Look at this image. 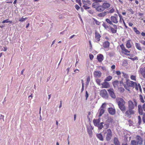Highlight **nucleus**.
<instances>
[{
  "label": "nucleus",
  "mask_w": 145,
  "mask_h": 145,
  "mask_svg": "<svg viewBox=\"0 0 145 145\" xmlns=\"http://www.w3.org/2000/svg\"><path fill=\"white\" fill-rule=\"evenodd\" d=\"M133 101L134 102V104L131 100H129L128 102V109L125 113V115L128 117L130 116L132 114H134L135 113V111L133 109L134 108L135 106H137V102L135 99H133Z\"/></svg>",
  "instance_id": "1"
},
{
  "label": "nucleus",
  "mask_w": 145,
  "mask_h": 145,
  "mask_svg": "<svg viewBox=\"0 0 145 145\" xmlns=\"http://www.w3.org/2000/svg\"><path fill=\"white\" fill-rule=\"evenodd\" d=\"M119 108L123 113H124L126 110L125 106V102L123 99L119 98L117 101Z\"/></svg>",
  "instance_id": "2"
},
{
  "label": "nucleus",
  "mask_w": 145,
  "mask_h": 145,
  "mask_svg": "<svg viewBox=\"0 0 145 145\" xmlns=\"http://www.w3.org/2000/svg\"><path fill=\"white\" fill-rule=\"evenodd\" d=\"M101 119L99 118L97 119H94L93 120V122L95 126L98 127V129L101 130L103 128V123H100Z\"/></svg>",
  "instance_id": "3"
},
{
  "label": "nucleus",
  "mask_w": 145,
  "mask_h": 145,
  "mask_svg": "<svg viewBox=\"0 0 145 145\" xmlns=\"http://www.w3.org/2000/svg\"><path fill=\"white\" fill-rule=\"evenodd\" d=\"M105 139L106 141H109L111 139L112 137V133L111 130L108 129L105 131Z\"/></svg>",
  "instance_id": "4"
},
{
  "label": "nucleus",
  "mask_w": 145,
  "mask_h": 145,
  "mask_svg": "<svg viewBox=\"0 0 145 145\" xmlns=\"http://www.w3.org/2000/svg\"><path fill=\"white\" fill-rule=\"evenodd\" d=\"M100 95L106 99H107L108 97V95L107 92L105 89H103L101 91Z\"/></svg>",
  "instance_id": "5"
},
{
  "label": "nucleus",
  "mask_w": 145,
  "mask_h": 145,
  "mask_svg": "<svg viewBox=\"0 0 145 145\" xmlns=\"http://www.w3.org/2000/svg\"><path fill=\"white\" fill-rule=\"evenodd\" d=\"M126 80V84H123V86L124 88L126 89L129 87L132 86V84L133 83L132 81H131L127 79H125Z\"/></svg>",
  "instance_id": "6"
},
{
  "label": "nucleus",
  "mask_w": 145,
  "mask_h": 145,
  "mask_svg": "<svg viewBox=\"0 0 145 145\" xmlns=\"http://www.w3.org/2000/svg\"><path fill=\"white\" fill-rule=\"evenodd\" d=\"M109 92L110 96L112 98L115 99L116 97V95L114 93L113 89H110L107 90Z\"/></svg>",
  "instance_id": "7"
},
{
  "label": "nucleus",
  "mask_w": 145,
  "mask_h": 145,
  "mask_svg": "<svg viewBox=\"0 0 145 145\" xmlns=\"http://www.w3.org/2000/svg\"><path fill=\"white\" fill-rule=\"evenodd\" d=\"M117 17L118 15L116 14H115V16H111L110 19L112 23L113 22L115 24L117 23L118 22Z\"/></svg>",
  "instance_id": "8"
},
{
  "label": "nucleus",
  "mask_w": 145,
  "mask_h": 145,
  "mask_svg": "<svg viewBox=\"0 0 145 145\" xmlns=\"http://www.w3.org/2000/svg\"><path fill=\"white\" fill-rule=\"evenodd\" d=\"M136 138L137 140L136 142L138 144L142 145V144L143 140L142 138L139 135H137Z\"/></svg>",
  "instance_id": "9"
},
{
  "label": "nucleus",
  "mask_w": 145,
  "mask_h": 145,
  "mask_svg": "<svg viewBox=\"0 0 145 145\" xmlns=\"http://www.w3.org/2000/svg\"><path fill=\"white\" fill-rule=\"evenodd\" d=\"M94 76L95 78L100 77L102 73L100 71H95L93 73Z\"/></svg>",
  "instance_id": "10"
},
{
  "label": "nucleus",
  "mask_w": 145,
  "mask_h": 145,
  "mask_svg": "<svg viewBox=\"0 0 145 145\" xmlns=\"http://www.w3.org/2000/svg\"><path fill=\"white\" fill-rule=\"evenodd\" d=\"M101 123H103V128H104L105 129H107L109 127V124L108 123L107 121H105V122H103Z\"/></svg>",
  "instance_id": "11"
},
{
  "label": "nucleus",
  "mask_w": 145,
  "mask_h": 145,
  "mask_svg": "<svg viewBox=\"0 0 145 145\" xmlns=\"http://www.w3.org/2000/svg\"><path fill=\"white\" fill-rule=\"evenodd\" d=\"M108 111L109 113L112 115H113L115 114V110L112 108H108Z\"/></svg>",
  "instance_id": "12"
},
{
  "label": "nucleus",
  "mask_w": 145,
  "mask_h": 145,
  "mask_svg": "<svg viewBox=\"0 0 145 145\" xmlns=\"http://www.w3.org/2000/svg\"><path fill=\"white\" fill-rule=\"evenodd\" d=\"M110 43L108 41H105L103 44V46L105 48H108L109 47Z\"/></svg>",
  "instance_id": "13"
},
{
  "label": "nucleus",
  "mask_w": 145,
  "mask_h": 145,
  "mask_svg": "<svg viewBox=\"0 0 145 145\" xmlns=\"http://www.w3.org/2000/svg\"><path fill=\"white\" fill-rule=\"evenodd\" d=\"M97 59L99 61L101 62L103 59V56L101 54H98L97 56Z\"/></svg>",
  "instance_id": "14"
},
{
  "label": "nucleus",
  "mask_w": 145,
  "mask_h": 145,
  "mask_svg": "<svg viewBox=\"0 0 145 145\" xmlns=\"http://www.w3.org/2000/svg\"><path fill=\"white\" fill-rule=\"evenodd\" d=\"M96 10L98 12H102L104 10V9L102 5H100L99 4L98 7L96 9Z\"/></svg>",
  "instance_id": "15"
},
{
  "label": "nucleus",
  "mask_w": 145,
  "mask_h": 145,
  "mask_svg": "<svg viewBox=\"0 0 145 145\" xmlns=\"http://www.w3.org/2000/svg\"><path fill=\"white\" fill-rule=\"evenodd\" d=\"M114 143L115 145H120V143L118 138L115 137L113 140Z\"/></svg>",
  "instance_id": "16"
},
{
  "label": "nucleus",
  "mask_w": 145,
  "mask_h": 145,
  "mask_svg": "<svg viewBox=\"0 0 145 145\" xmlns=\"http://www.w3.org/2000/svg\"><path fill=\"white\" fill-rule=\"evenodd\" d=\"M105 81L101 84L102 87L103 88H107L109 86V84L108 82Z\"/></svg>",
  "instance_id": "17"
},
{
  "label": "nucleus",
  "mask_w": 145,
  "mask_h": 145,
  "mask_svg": "<svg viewBox=\"0 0 145 145\" xmlns=\"http://www.w3.org/2000/svg\"><path fill=\"white\" fill-rule=\"evenodd\" d=\"M92 4V7L95 8V9H97L99 4V3H97V2L94 1Z\"/></svg>",
  "instance_id": "18"
},
{
  "label": "nucleus",
  "mask_w": 145,
  "mask_h": 145,
  "mask_svg": "<svg viewBox=\"0 0 145 145\" xmlns=\"http://www.w3.org/2000/svg\"><path fill=\"white\" fill-rule=\"evenodd\" d=\"M101 37V36L100 35L99 33L97 32H95V38L97 41H99L100 40V38Z\"/></svg>",
  "instance_id": "19"
},
{
  "label": "nucleus",
  "mask_w": 145,
  "mask_h": 145,
  "mask_svg": "<svg viewBox=\"0 0 145 145\" xmlns=\"http://www.w3.org/2000/svg\"><path fill=\"white\" fill-rule=\"evenodd\" d=\"M110 4L108 3H104L102 4V6L104 7V10L107 8H108L110 7Z\"/></svg>",
  "instance_id": "20"
},
{
  "label": "nucleus",
  "mask_w": 145,
  "mask_h": 145,
  "mask_svg": "<svg viewBox=\"0 0 145 145\" xmlns=\"http://www.w3.org/2000/svg\"><path fill=\"white\" fill-rule=\"evenodd\" d=\"M97 137L100 140L103 141V136L101 133L97 134L96 135Z\"/></svg>",
  "instance_id": "21"
},
{
  "label": "nucleus",
  "mask_w": 145,
  "mask_h": 145,
  "mask_svg": "<svg viewBox=\"0 0 145 145\" xmlns=\"http://www.w3.org/2000/svg\"><path fill=\"white\" fill-rule=\"evenodd\" d=\"M119 84V82L117 80L115 81L113 83V85L115 88H118Z\"/></svg>",
  "instance_id": "22"
},
{
  "label": "nucleus",
  "mask_w": 145,
  "mask_h": 145,
  "mask_svg": "<svg viewBox=\"0 0 145 145\" xmlns=\"http://www.w3.org/2000/svg\"><path fill=\"white\" fill-rule=\"evenodd\" d=\"M132 83H133L132 84V86H131V87L135 88L137 90H138V85H137V84L135 82H133Z\"/></svg>",
  "instance_id": "23"
},
{
  "label": "nucleus",
  "mask_w": 145,
  "mask_h": 145,
  "mask_svg": "<svg viewBox=\"0 0 145 145\" xmlns=\"http://www.w3.org/2000/svg\"><path fill=\"white\" fill-rule=\"evenodd\" d=\"M105 110L103 109L100 108L99 110V117H101L102 116V114H104L105 112Z\"/></svg>",
  "instance_id": "24"
},
{
  "label": "nucleus",
  "mask_w": 145,
  "mask_h": 145,
  "mask_svg": "<svg viewBox=\"0 0 145 145\" xmlns=\"http://www.w3.org/2000/svg\"><path fill=\"white\" fill-rule=\"evenodd\" d=\"M108 13V12H105L99 14L98 16L99 17H103L105 16Z\"/></svg>",
  "instance_id": "25"
},
{
  "label": "nucleus",
  "mask_w": 145,
  "mask_h": 145,
  "mask_svg": "<svg viewBox=\"0 0 145 145\" xmlns=\"http://www.w3.org/2000/svg\"><path fill=\"white\" fill-rule=\"evenodd\" d=\"M130 40H128L127 41L126 46L128 48H130L131 47V45L130 44Z\"/></svg>",
  "instance_id": "26"
},
{
  "label": "nucleus",
  "mask_w": 145,
  "mask_h": 145,
  "mask_svg": "<svg viewBox=\"0 0 145 145\" xmlns=\"http://www.w3.org/2000/svg\"><path fill=\"white\" fill-rule=\"evenodd\" d=\"M141 74L143 77L145 78V67L144 68L141 70Z\"/></svg>",
  "instance_id": "27"
},
{
  "label": "nucleus",
  "mask_w": 145,
  "mask_h": 145,
  "mask_svg": "<svg viewBox=\"0 0 145 145\" xmlns=\"http://www.w3.org/2000/svg\"><path fill=\"white\" fill-rule=\"evenodd\" d=\"M135 45L136 47V48L139 50H141L142 48L140 46V44H139L136 43H135Z\"/></svg>",
  "instance_id": "28"
},
{
  "label": "nucleus",
  "mask_w": 145,
  "mask_h": 145,
  "mask_svg": "<svg viewBox=\"0 0 145 145\" xmlns=\"http://www.w3.org/2000/svg\"><path fill=\"white\" fill-rule=\"evenodd\" d=\"M87 131L89 135V137H92V131L91 129H89L88 128Z\"/></svg>",
  "instance_id": "29"
},
{
  "label": "nucleus",
  "mask_w": 145,
  "mask_h": 145,
  "mask_svg": "<svg viewBox=\"0 0 145 145\" xmlns=\"http://www.w3.org/2000/svg\"><path fill=\"white\" fill-rule=\"evenodd\" d=\"M90 81V77L89 76H88L86 79V87L88 86L89 83Z\"/></svg>",
  "instance_id": "30"
},
{
  "label": "nucleus",
  "mask_w": 145,
  "mask_h": 145,
  "mask_svg": "<svg viewBox=\"0 0 145 145\" xmlns=\"http://www.w3.org/2000/svg\"><path fill=\"white\" fill-rule=\"evenodd\" d=\"M112 79V77L110 76H109L106 77V79L105 80V81H110Z\"/></svg>",
  "instance_id": "31"
},
{
  "label": "nucleus",
  "mask_w": 145,
  "mask_h": 145,
  "mask_svg": "<svg viewBox=\"0 0 145 145\" xmlns=\"http://www.w3.org/2000/svg\"><path fill=\"white\" fill-rule=\"evenodd\" d=\"M138 144L135 140H131V142L130 145H138Z\"/></svg>",
  "instance_id": "32"
},
{
  "label": "nucleus",
  "mask_w": 145,
  "mask_h": 145,
  "mask_svg": "<svg viewBox=\"0 0 145 145\" xmlns=\"http://www.w3.org/2000/svg\"><path fill=\"white\" fill-rule=\"evenodd\" d=\"M109 28L110 29L112 33H116L117 30L116 29H115L114 28L112 27H109Z\"/></svg>",
  "instance_id": "33"
},
{
  "label": "nucleus",
  "mask_w": 145,
  "mask_h": 145,
  "mask_svg": "<svg viewBox=\"0 0 145 145\" xmlns=\"http://www.w3.org/2000/svg\"><path fill=\"white\" fill-rule=\"evenodd\" d=\"M113 119L111 117H108L107 120L106 121L108 123H112L113 121Z\"/></svg>",
  "instance_id": "34"
},
{
  "label": "nucleus",
  "mask_w": 145,
  "mask_h": 145,
  "mask_svg": "<svg viewBox=\"0 0 145 145\" xmlns=\"http://www.w3.org/2000/svg\"><path fill=\"white\" fill-rule=\"evenodd\" d=\"M140 99L141 102L144 103V102L143 97L141 95H139Z\"/></svg>",
  "instance_id": "35"
},
{
  "label": "nucleus",
  "mask_w": 145,
  "mask_h": 145,
  "mask_svg": "<svg viewBox=\"0 0 145 145\" xmlns=\"http://www.w3.org/2000/svg\"><path fill=\"white\" fill-rule=\"evenodd\" d=\"M27 17H25V18H24L22 17V18H20L19 20V21L20 22H23L25 20H27Z\"/></svg>",
  "instance_id": "36"
},
{
  "label": "nucleus",
  "mask_w": 145,
  "mask_h": 145,
  "mask_svg": "<svg viewBox=\"0 0 145 145\" xmlns=\"http://www.w3.org/2000/svg\"><path fill=\"white\" fill-rule=\"evenodd\" d=\"M106 21L108 24L110 25H113V24L112 23L111 21H110V19H106Z\"/></svg>",
  "instance_id": "37"
},
{
  "label": "nucleus",
  "mask_w": 145,
  "mask_h": 145,
  "mask_svg": "<svg viewBox=\"0 0 145 145\" xmlns=\"http://www.w3.org/2000/svg\"><path fill=\"white\" fill-rule=\"evenodd\" d=\"M134 31L137 34H139L140 33V31L138 30L135 27L134 28Z\"/></svg>",
  "instance_id": "38"
},
{
  "label": "nucleus",
  "mask_w": 145,
  "mask_h": 145,
  "mask_svg": "<svg viewBox=\"0 0 145 145\" xmlns=\"http://www.w3.org/2000/svg\"><path fill=\"white\" fill-rule=\"evenodd\" d=\"M82 89L81 90V92L82 93L84 90V84L83 82V80H82Z\"/></svg>",
  "instance_id": "39"
},
{
  "label": "nucleus",
  "mask_w": 145,
  "mask_h": 145,
  "mask_svg": "<svg viewBox=\"0 0 145 145\" xmlns=\"http://www.w3.org/2000/svg\"><path fill=\"white\" fill-rule=\"evenodd\" d=\"M122 73L123 74V76H124V78L127 79L128 78V76L125 73L123 72H122Z\"/></svg>",
  "instance_id": "40"
},
{
  "label": "nucleus",
  "mask_w": 145,
  "mask_h": 145,
  "mask_svg": "<svg viewBox=\"0 0 145 145\" xmlns=\"http://www.w3.org/2000/svg\"><path fill=\"white\" fill-rule=\"evenodd\" d=\"M106 103H104L101 106V107L100 108H101V109H104V108L106 107Z\"/></svg>",
  "instance_id": "41"
},
{
  "label": "nucleus",
  "mask_w": 145,
  "mask_h": 145,
  "mask_svg": "<svg viewBox=\"0 0 145 145\" xmlns=\"http://www.w3.org/2000/svg\"><path fill=\"white\" fill-rule=\"evenodd\" d=\"M102 25L106 29L109 28V27L104 22L103 23Z\"/></svg>",
  "instance_id": "42"
},
{
  "label": "nucleus",
  "mask_w": 145,
  "mask_h": 145,
  "mask_svg": "<svg viewBox=\"0 0 145 145\" xmlns=\"http://www.w3.org/2000/svg\"><path fill=\"white\" fill-rule=\"evenodd\" d=\"M96 82L97 84L99 86L100 85L101 81L99 79H97L96 80Z\"/></svg>",
  "instance_id": "43"
},
{
  "label": "nucleus",
  "mask_w": 145,
  "mask_h": 145,
  "mask_svg": "<svg viewBox=\"0 0 145 145\" xmlns=\"http://www.w3.org/2000/svg\"><path fill=\"white\" fill-rule=\"evenodd\" d=\"M85 96L86 97V100H87L89 96V95L87 91H86Z\"/></svg>",
  "instance_id": "44"
},
{
  "label": "nucleus",
  "mask_w": 145,
  "mask_h": 145,
  "mask_svg": "<svg viewBox=\"0 0 145 145\" xmlns=\"http://www.w3.org/2000/svg\"><path fill=\"white\" fill-rule=\"evenodd\" d=\"M123 52H125V53H129L130 52V51H128V50L125 48L123 50Z\"/></svg>",
  "instance_id": "45"
},
{
  "label": "nucleus",
  "mask_w": 145,
  "mask_h": 145,
  "mask_svg": "<svg viewBox=\"0 0 145 145\" xmlns=\"http://www.w3.org/2000/svg\"><path fill=\"white\" fill-rule=\"evenodd\" d=\"M89 57L90 59L91 60H92L93 59V58L94 57L93 55L91 54H89Z\"/></svg>",
  "instance_id": "46"
},
{
  "label": "nucleus",
  "mask_w": 145,
  "mask_h": 145,
  "mask_svg": "<svg viewBox=\"0 0 145 145\" xmlns=\"http://www.w3.org/2000/svg\"><path fill=\"white\" fill-rule=\"evenodd\" d=\"M142 120L143 122L145 123V113H144L143 114Z\"/></svg>",
  "instance_id": "47"
},
{
  "label": "nucleus",
  "mask_w": 145,
  "mask_h": 145,
  "mask_svg": "<svg viewBox=\"0 0 145 145\" xmlns=\"http://www.w3.org/2000/svg\"><path fill=\"white\" fill-rule=\"evenodd\" d=\"M83 7L84 8V9L86 10L89 9L90 8L89 7H87V6L85 5H84L83 6Z\"/></svg>",
  "instance_id": "48"
},
{
  "label": "nucleus",
  "mask_w": 145,
  "mask_h": 145,
  "mask_svg": "<svg viewBox=\"0 0 145 145\" xmlns=\"http://www.w3.org/2000/svg\"><path fill=\"white\" fill-rule=\"evenodd\" d=\"M75 7L77 10H78L80 8V7L77 4L75 5Z\"/></svg>",
  "instance_id": "49"
},
{
  "label": "nucleus",
  "mask_w": 145,
  "mask_h": 145,
  "mask_svg": "<svg viewBox=\"0 0 145 145\" xmlns=\"http://www.w3.org/2000/svg\"><path fill=\"white\" fill-rule=\"evenodd\" d=\"M114 9L112 8V9H110L109 12H108V13H112L114 12Z\"/></svg>",
  "instance_id": "50"
},
{
  "label": "nucleus",
  "mask_w": 145,
  "mask_h": 145,
  "mask_svg": "<svg viewBox=\"0 0 145 145\" xmlns=\"http://www.w3.org/2000/svg\"><path fill=\"white\" fill-rule=\"evenodd\" d=\"M8 22H9V20L8 19H6V20H3L2 22V23H8Z\"/></svg>",
  "instance_id": "51"
},
{
  "label": "nucleus",
  "mask_w": 145,
  "mask_h": 145,
  "mask_svg": "<svg viewBox=\"0 0 145 145\" xmlns=\"http://www.w3.org/2000/svg\"><path fill=\"white\" fill-rule=\"evenodd\" d=\"M138 88H139V90H140V91L141 92H142V88H141L140 85L139 84H138Z\"/></svg>",
  "instance_id": "52"
},
{
  "label": "nucleus",
  "mask_w": 145,
  "mask_h": 145,
  "mask_svg": "<svg viewBox=\"0 0 145 145\" xmlns=\"http://www.w3.org/2000/svg\"><path fill=\"white\" fill-rule=\"evenodd\" d=\"M138 112L139 114L140 115H142L143 114L142 110H138Z\"/></svg>",
  "instance_id": "53"
},
{
  "label": "nucleus",
  "mask_w": 145,
  "mask_h": 145,
  "mask_svg": "<svg viewBox=\"0 0 145 145\" xmlns=\"http://www.w3.org/2000/svg\"><path fill=\"white\" fill-rule=\"evenodd\" d=\"M138 110H142V108L141 105H139L138 106Z\"/></svg>",
  "instance_id": "54"
},
{
  "label": "nucleus",
  "mask_w": 145,
  "mask_h": 145,
  "mask_svg": "<svg viewBox=\"0 0 145 145\" xmlns=\"http://www.w3.org/2000/svg\"><path fill=\"white\" fill-rule=\"evenodd\" d=\"M7 50V48L6 47H3V48H2V50L4 51H6Z\"/></svg>",
  "instance_id": "55"
},
{
  "label": "nucleus",
  "mask_w": 145,
  "mask_h": 145,
  "mask_svg": "<svg viewBox=\"0 0 145 145\" xmlns=\"http://www.w3.org/2000/svg\"><path fill=\"white\" fill-rule=\"evenodd\" d=\"M120 47L121 50H123L125 48V47L123 44H122L120 46Z\"/></svg>",
  "instance_id": "56"
},
{
  "label": "nucleus",
  "mask_w": 145,
  "mask_h": 145,
  "mask_svg": "<svg viewBox=\"0 0 145 145\" xmlns=\"http://www.w3.org/2000/svg\"><path fill=\"white\" fill-rule=\"evenodd\" d=\"M131 79L133 80H135V76L133 75H132L131 76Z\"/></svg>",
  "instance_id": "57"
},
{
  "label": "nucleus",
  "mask_w": 145,
  "mask_h": 145,
  "mask_svg": "<svg viewBox=\"0 0 145 145\" xmlns=\"http://www.w3.org/2000/svg\"><path fill=\"white\" fill-rule=\"evenodd\" d=\"M100 67H101V69L103 70H104V71H106V69L105 67L100 66Z\"/></svg>",
  "instance_id": "58"
},
{
  "label": "nucleus",
  "mask_w": 145,
  "mask_h": 145,
  "mask_svg": "<svg viewBox=\"0 0 145 145\" xmlns=\"http://www.w3.org/2000/svg\"><path fill=\"white\" fill-rule=\"evenodd\" d=\"M128 10L131 12L132 14H134V11L132 9L130 8L128 9Z\"/></svg>",
  "instance_id": "59"
},
{
  "label": "nucleus",
  "mask_w": 145,
  "mask_h": 145,
  "mask_svg": "<svg viewBox=\"0 0 145 145\" xmlns=\"http://www.w3.org/2000/svg\"><path fill=\"white\" fill-rule=\"evenodd\" d=\"M140 42L143 45H145V41L142 40L140 41Z\"/></svg>",
  "instance_id": "60"
},
{
  "label": "nucleus",
  "mask_w": 145,
  "mask_h": 145,
  "mask_svg": "<svg viewBox=\"0 0 145 145\" xmlns=\"http://www.w3.org/2000/svg\"><path fill=\"white\" fill-rule=\"evenodd\" d=\"M88 12L91 14H93V11L91 10H89L88 11Z\"/></svg>",
  "instance_id": "61"
},
{
  "label": "nucleus",
  "mask_w": 145,
  "mask_h": 145,
  "mask_svg": "<svg viewBox=\"0 0 145 145\" xmlns=\"http://www.w3.org/2000/svg\"><path fill=\"white\" fill-rule=\"evenodd\" d=\"M76 2L77 3H78L79 4V5H80V6H81L82 3H81L80 2V0H79V1H77Z\"/></svg>",
  "instance_id": "62"
},
{
  "label": "nucleus",
  "mask_w": 145,
  "mask_h": 145,
  "mask_svg": "<svg viewBox=\"0 0 145 145\" xmlns=\"http://www.w3.org/2000/svg\"><path fill=\"white\" fill-rule=\"evenodd\" d=\"M116 74L117 75H120L121 74V73L119 71H118L116 72Z\"/></svg>",
  "instance_id": "63"
},
{
  "label": "nucleus",
  "mask_w": 145,
  "mask_h": 145,
  "mask_svg": "<svg viewBox=\"0 0 145 145\" xmlns=\"http://www.w3.org/2000/svg\"><path fill=\"white\" fill-rule=\"evenodd\" d=\"M142 108L144 111H145V103H144L142 106Z\"/></svg>",
  "instance_id": "64"
}]
</instances>
